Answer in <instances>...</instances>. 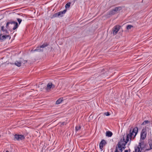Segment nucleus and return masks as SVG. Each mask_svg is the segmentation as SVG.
<instances>
[{
	"label": "nucleus",
	"mask_w": 152,
	"mask_h": 152,
	"mask_svg": "<svg viewBox=\"0 0 152 152\" xmlns=\"http://www.w3.org/2000/svg\"><path fill=\"white\" fill-rule=\"evenodd\" d=\"M138 129L137 127L133 128L132 127L129 130V133L127 134L125 137L124 136L121 139L118 145V147H116L114 152H122V149L125 148V145L127 142L132 140L134 139L135 137L138 132Z\"/></svg>",
	"instance_id": "nucleus-1"
},
{
	"label": "nucleus",
	"mask_w": 152,
	"mask_h": 152,
	"mask_svg": "<svg viewBox=\"0 0 152 152\" xmlns=\"http://www.w3.org/2000/svg\"><path fill=\"white\" fill-rule=\"evenodd\" d=\"M146 145V143L143 141H140L139 143V145L137 147L135 148V151L136 152H141L144 151V150H148L145 148Z\"/></svg>",
	"instance_id": "nucleus-2"
},
{
	"label": "nucleus",
	"mask_w": 152,
	"mask_h": 152,
	"mask_svg": "<svg viewBox=\"0 0 152 152\" xmlns=\"http://www.w3.org/2000/svg\"><path fill=\"white\" fill-rule=\"evenodd\" d=\"M10 24L11 25L14 24V26L12 28L13 30H15L18 27V23L17 22H15L14 21H10L9 22H7L6 23V27L7 28L9 29L10 28L9 25Z\"/></svg>",
	"instance_id": "nucleus-3"
},
{
	"label": "nucleus",
	"mask_w": 152,
	"mask_h": 152,
	"mask_svg": "<svg viewBox=\"0 0 152 152\" xmlns=\"http://www.w3.org/2000/svg\"><path fill=\"white\" fill-rule=\"evenodd\" d=\"M121 26L119 25L115 26L113 28L112 33L113 35H116L120 28Z\"/></svg>",
	"instance_id": "nucleus-4"
},
{
	"label": "nucleus",
	"mask_w": 152,
	"mask_h": 152,
	"mask_svg": "<svg viewBox=\"0 0 152 152\" xmlns=\"http://www.w3.org/2000/svg\"><path fill=\"white\" fill-rule=\"evenodd\" d=\"M121 10V7H117L114 9L110 11L109 13L110 15H114L117 12Z\"/></svg>",
	"instance_id": "nucleus-5"
},
{
	"label": "nucleus",
	"mask_w": 152,
	"mask_h": 152,
	"mask_svg": "<svg viewBox=\"0 0 152 152\" xmlns=\"http://www.w3.org/2000/svg\"><path fill=\"white\" fill-rule=\"evenodd\" d=\"M55 86V85L53 84L52 83H49L47 85L46 89L47 91H50L51 88H54Z\"/></svg>",
	"instance_id": "nucleus-6"
},
{
	"label": "nucleus",
	"mask_w": 152,
	"mask_h": 152,
	"mask_svg": "<svg viewBox=\"0 0 152 152\" xmlns=\"http://www.w3.org/2000/svg\"><path fill=\"white\" fill-rule=\"evenodd\" d=\"M24 138V136L22 135L15 134V139L18 141L23 140Z\"/></svg>",
	"instance_id": "nucleus-7"
},
{
	"label": "nucleus",
	"mask_w": 152,
	"mask_h": 152,
	"mask_svg": "<svg viewBox=\"0 0 152 152\" xmlns=\"http://www.w3.org/2000/svg\"><path fill=\"white\" fill-rule=\"evenodd\" d=\"M147 134L146 132L145 131V130L143 129L142 130V132L141 134V138L142 140L145 139L146 137Z\"/></svg>",
	"instance_id": "nucleus-8"
},
{
	"label": "nucleus",
	"mask_w": 152,
	"mask_h": 152,
	"mask_svg": "<svg viewBox=\"0 0 152 152\" xmlns=\"http://www.w3.org/2000/svg\"><path fill=\"white\" fill-rule=\"evenodd\" d=\"M107 144L106 141L104 140H102L99 144V148L101 150H102L103 146H105Z\"/></svg>",
	"instance_id": "nucleus-9"
},
{
	"label": "nucleus",
	"mask_w": 152,
	"mask_h": 152,
	"mask_svg": "<svg viewBox=\"0 0 152 152\" xmlns=\"http://www.w3.org/2000/svg\"><path fill=\"white\" fill-rule=\"evenodd\" d=\"M9 35H2V34H0V39L2 42L5 40L7 38L9 37Z\"/></svg>",
	"instance_id": "nucleus-10"
},
{
	"label": "nucleus",
	"mask_w": 152,
	"mask_h": 152,
	"mask_svg": "<svg viewBox=\"0 0 152 152\" xmlns=\"http://www.w3.org/2000/svg\"><path fill=\"white\" fill-rule=\"evenodd\" d=\"M148 143H149V146L150 147L149 148H148V145H146L145 146V148H146V149H148V150H144V152L145 151L150 150L152 149V144L151 140H150V141H149Z\"/></svg>",
	"instance_id": "nucleus-11"
},
{
	"label": "nucleus",
	"mask_w": 152,
	"mask_h": 152,
	"mask_svg": "<svg viewBox=\"0 0 152 152\" xmlns=\"http://www.w3.org/2000/svg\"><path fill=\"white\" fill-rule=\"evenodd\" d=\"M10 64H14L13 63H10ZM21 62L20 61H16L14 63V64L16 66L20 67L21 65Z\"/></svg>",
	"instance_id": "nucleus-12"
},
{
	"label": "nucleus",
	"mask_w": 152,
	"mask_h": 152,
	"mask_svg": "<svg viewBox=\"0 0 152 152\" xmlns=\"http://www.w3.org/2000/svg\"><path fill=\"white\" fill-rule=\"evenodd\" d=\"M66 11V10H65L63 11H60L58 12V16L62 17L63 15L64 14Z\"/></svg>",
	"instance_id": "nucleus-13"
},
{
	"label": "nucleus",
	"mask_w": 152,
	"mask_h": 152,
	"mask_svg": "<svg viewBox=\"0 0 152 152\" xmlns=\"http://www.w3.org/2000/svg\"><path fill=\"white\" fill-rule=\"evenodd\" d=\"M41 48H40V47H38L36 49L34 50H32L31 51L32 52V51H37V52H42L43 51V49H41Z\"/></svg>",
	"instance_id": "nucleus-14"
},
{
	"label": "nucleus",
	"mask_w": 152,
	"mask_h": 152,
	"mask_svg": "<svg viewBox=\"0 0 152 152\" xmlns=\"http://www.w3.org/2000/svg\"><path fill=\"white\" fill-rule=\"evenodd\" d=\"M106 136L108 137H111L113 135L112 133L110 131H107L106 134Z\"/></svg>",
	"instance_id": "nucleus-15"
},
{
	"label": "nucleus",
	"mask_w": 152,
	"mask_h": 152,
	"mask_svg": "<svg viewBox=\"0 0 152 152\" xmlns=\"http://www.w3.org/2000/svg\"><path fill=\"white\" fill-rule=\"evenodd\" d=\"M63 101V99L60 98L56 102V104H59Z\"/></svg>",
	"instance_id": "nucleus-16"
},
{
	"label": "nucleus",
	"mask_w": 152,
	"mask_h": 152,
	"mask_svg": "<svg viewBox=\"0 0 152 152\" xmlns=\"http://www.w3.org/2000/svg\"><path fill=\"white\" fill-rule=\"evenodd\" d=\"M59 17L58 15V13H55L51 17V18L56 17Z\"/></svg>",
	"instance_id": "nucleus-17"
},
{
	"label": "nucleus",
	"mask_w": 152,
	"mask_h": 152,
	"mask_svg": "<svg viewBox=\"0 0 152 152\" xmlns=\"http://www.w3.org/2000/svg\"><path fill=\"white\" fill-rule=\"evenodd\" d=\"M48 44H47V43H45L43 44L42 45H41L40 47V48H43L47 46H48Z\"/></svg>",
	"instance_id": "nucleus-18"
},
{
	"label": "nucleus",
	"mask_w": 152,
	"mask_h": 152,
	"mask_svg": "<svg viewBox=\"0 0 152 152\" xmlns=\"http://www.w3.org/2000/svg\"><path fill=\"white\" fill-rule=\"evenodd\" d=\"M75 129H76V131H79L80 129V126L79 125L76 126L75 127Z\"/></svg>",
	"instance_id": "nucleus-19"
},
{
	"label": "nucleus",
	"mask_w": 152,
	"mask_h": 152,
	"mask_svg": "<svg viewBox=\"0 0 152 152\" xmlns=\"http://www.w3.org/2000/svg\"><path fill=\"white\" fill-rule=\"evenodd\" d=\"M70 3L69 2L66 4L65 5V7L66 8H69V7L70 5Z\"/></svg>",
	"instance_id": "nucleus-20"
},
{
	"label": "nucleus",
	"mask_w": 152,
	"mask_h": 152,
	"mask_svg": "<svg viewBox=\"0 0 152 152\" xmlns=\"http://www.w3.org/2000/svg\"><path fill=\"white\" fill-rule=\"evenodd\" d=\"M133 27V26H132L131 25H129L127 26L126 29L127 30H129V29H130L132 28Z\"/></svg>",
	"instance_id": "nucleus-21"
},
{
	"label": "nucleus",
	"mask_w": 152,
	"mask_h": 152,
	"mask_svg": "<svg viewBox=\"0 0 152 152\" xmlns=\"http://www.w3.org/2000/svg\"><path fill=\"white\" fill-rule=\"evenodd\" d=\"M149 121L148 120H146L144 121L143 122L142 124V125H144L145 124H148L149 123Z\"/></svg>",
	"instance_id": "nucleus-22"
},
{
	"label": "nucleus",
	"mask_w": 152,
	"mask_h": 152,
	"mask_svg": "<svg viewBox=\"0 0 152 152\" xmlns=\"http://www.w3.org/2000/svg\"><path fill=\"white\" fill-rule=\"evenodd\" d=\"M20 61L21 62V63H23V64L26 63L27 62V61L24 60L23 59H20Z\"/></svg>",
	"instance_id": "nucleus-23"
},
{
	"label": "nucleus",
	"mask_w": 152,
	"mask_h": 152,
	"mask_svg": "<svg viewBox=\"0 0 152 152\" xmlns=\"http://www.w3.org/2000/svg\"><path fill=\"white\" fill-rule=\"evenodd\" d=\"M17 20L19 23V24H20L22 21V20L20 18H17Z\"/></svg>",
	"instance_id": "nucleus-24"
},
{
	"label": "nucleus",
	"mask_w": 152,
	"mask_h": 152,
	"mask_svg": "<svg viewBox=\"0 0 152 152\" xmlns=\"http://www.w3.org/2000/svg\"><path fill=\"white\" fill-rule=\"evenodd\" d=\"M4 26H2L1 27V30L3 31H5V29H4Z\"/></svg>",
	"instance_id": "nucleus-25"
},
{
	"label": "nucleus",
	"mask_w": 152,
	"mask_h": 152,
	"mask_svg": "<svg viewBox=\"0 0 152 152\" xmlns=\"http://www.w3.org/2000/svg\"><path fill=\"white\" fill-rule=\"evenodd\" d=\"M104 114L106 116H108L110 115V113L109 112H107L104 113Z\"/></svg>",
	"instance_id": "nucleus-26"
},
{
	"label": "nucleus",
	"mask_w": 152,
	"mask_h": 152,
	"mask_svg": "<svg viewBox=\"0 0 152 152\" xmlns=\"http://www.w3.org/2000/svg\"><path fill=\"white\" fill-rule=\"evenodd\" d=\"M5 31H4V32H5L6 33H8V32H7V30L5 29Z\"/></svg>",
	"instance_id": "nucleus-27"
},
{
	"label": "nucleus",
	"mask_w": 152,
	"mask_h": 152,
	"mask_svg": "<svg viewBox=\"0 0 152 152\" xmlns=\"http://www.w3.org/2000/svg\"><path fill=\"white\" fill-rule=\"evenodd\" d=\"M62 125H64V124H65V122H64L62 123Z\"/></svg>",
	"instance_id": "nucleus-28"
},
{
	"label": "nucleus",
	"mask_w": 152,
	"mask_h": 152,
	"mask_svg": "<svg viewBox=\"0 0 152 152\" xmlns=\"http://www.w3.org/2000/svg\"><path fill=\"white\" fill-rule=\"evenodd\" d=\"M125 152H128V150H126L125 151Z\"/></svg>",
	"instance_id": "nucleus-29"
},
{
	"label": "nucleus",
	"mask_w": 152,
	"mask_h": 152,
	"mask_svg": "<svg viewBox=\"0 0 152 152\" xmlns=\"http://www.w3.org/2000/svg\"><path fill=\"white\" fill-rule=\"evenodd\" d=\"M6 152H9V151H6Z\"/></svg>",
	"instance_id": "nucleus-30"
},
{
	"label": "nucleus",
	"mask_w": 152,
	"mask_h": 152,
	"mask_svg": "<svg viewBox=\"0 0 152 152\" xmlns=\"http://www.w3.org/2000/svg\"><path fill=\"white\" fill-rule=\"evenodd\" d=\"M135 152H136V151H135ZM133 152H134V151Z\"/></svg>",
	"instance_id": "nucleus-31"
}]
</instances>
